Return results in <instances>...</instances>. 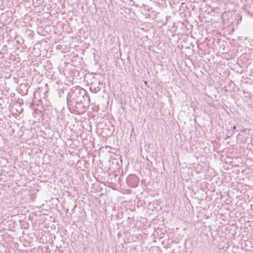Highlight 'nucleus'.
<instances>
[{
  "instance_id": "1",
  "label": "nucleus",
  "mask_w": 253,
  "mask_h": 253,
  "mask_svg": "<svg viewBox=\"0 0 253 253\" xmlns=\"http://www.w3.org/2000/svg\"><path fill=\"white\" fill-rule=\"evenodd\" d=\"M234 129H235V128H236V126H234Z\"/></svg>"
}]
</instances>
